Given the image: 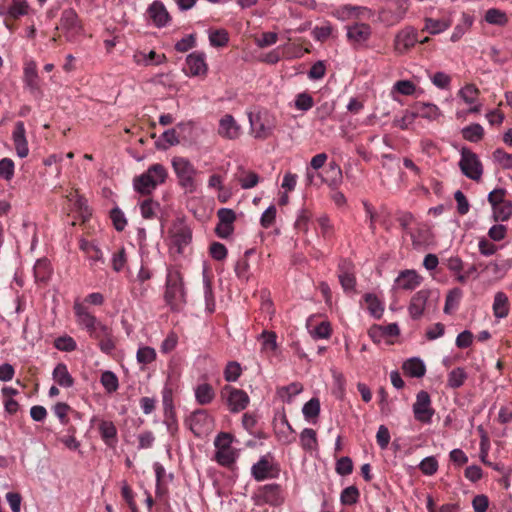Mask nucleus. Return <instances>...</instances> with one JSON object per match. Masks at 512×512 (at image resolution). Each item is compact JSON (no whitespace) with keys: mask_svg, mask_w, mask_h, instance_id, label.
I'll list each match as a JSON object with an SVG mask.
<instances>
[{"mask_svg":"<svg viewBox=\"0 0 512 512\" xmlns=\"http://www.w3.org/2000/svg\"><path fill=\"white\" fill-rule=\"evenodd\" d=\"M493 208V216L496 221H506L512 215V204L509 201H504Z\"/></svg>","mask_w":512,"mask_h":512,"instance_id":"obj_49","label":"nucleus"},{"mask_svg":"<svg viewBox=\"0 0 512 512\" xmlns=\"http://www.w3.org/2000/svg\"><path fill=\"white\" fill-rule=\"evenodd\" d=\"M338 279L345 292L355 291V267L352 261L341 259L338 263Z\"/></svg>","mask_w":512,"mask_h":512,"instance_id":"obj_15","label":"nucleus"},{"mask_svg":"<svg viewBox=\"0 0 512 512\" xmlns=\"http://www.w3.org/2000/svg\"><path fill=\"white\" fill-rule=\"evenodd\" d=\"M54 346L60 351L72 352L76 350L77 343L72 337L66 335L56 338L54 341Z\"/></svg>","mask_w":512,"mask_h":512,"instance_id":"obj_59","label":"nucleus"},{"mask_svg":"<svg viewBox=\"0 0 512 512\" xmlns=\"http://www.w3.org/2000/svg\"><path fill=\"white\" fill-rule=\"evenodd\" d=\"M459 167L469 179L479 181L483 174V166L476 153L468 148H462Z\"/></svg>","mask_w":512,"mask_h":512,"instance_id":"obj_8","label":"nucleus"},{"mask_svg":"<svg viewBox=\"0 0 512 512\" xmlns=\"http://www.w3.org/2000/svg\"><path fill=\"white\" fill-rule=\"evenodd\" d=\"M359 490L356 486H348L342 490L340 501L343 505H353L359 499Z\"/></svg>","mask_w":512,"mask_h":512,"instance_id":"obj_55","label":"nucleus"},{"mask_svg":"<svg viewBox=\"0 0 512 512\" xmlns=\"http://www.w3.org/2000/svg\"><path fill=\"white\" fill-rule=\"evenodd\" d=\"M171 243L178 253H183L184 248L192 240L190 227L182 220L176 221L170 230Z\"/></svg>","mask_w":512,"mask_h":512,"instance_id":"obj_12","label":"nucleus"},{"mask_svg":"<svg viewBox=\"0 0 512 512\" xmlns=\"http://www.w3.org/2000/svg\"><path fill=\"white\" fill-rule=\"evenodd\" d=\"M320 400L316 397L311 398L309 401H307L302 408V413L304 416V419L308 422L314 423L315 419L320 414Z\"/></svg>","mask_w":512,"mask_h":512,"instance_id":"obj_38","label":"nucleus"},{"mask_svg":"<svg viewBox=\"0 0 512 512\" xmlns=\"http://www.w3.org/2000/svg\"><path fill=\"white\" fill-rule=\"evenodd\" d=\"M209 41L213 47H224L229 41V35L224 29L214 30L209 34Z\"/></svg>","mask_w":512,"mask_h":512,"instance_id":"obj_56","label":"nucleus"},{"mask_svg":"<svg viewBox=\"0 0 512 512\" xmlns=\"http://www.w3.org/2000/svg\"><path fill=\"white\" fill-rule=\"evenodd\" d=\"M468 378V374L463 367L452 369L447 375V387L458 389L464 385Z\"/></svg>","mask_w":512,"mask_h":512,"instance_id":"obj_35","label":"nucleus"},{"mask_svg":"<svg viewBox=\"0 0 512 512\" xmlns=\"http://www.w3.org/2000/svg\"><path fill=\"white\" fill-rule=\"evenodd\" d=\"M232 441V435L226 432L219 433L214 440L215 460L223 467H230L237 459V453L232 448Z\"/></svg>","mask_w":512,"mask_h":512,"instance_id":"obj_6","label":"nucleus"},{"mask_svg":"<svg viewBox=\"0 0 512 512\" xmlns=\"http://www.w3.org/2000/svg\"><path fill=\"white\" fill-rule=\"evenodd\" d=\"M372 29L366 23H355L347 26L348 41L354 46L365 44L371 37Z\"/></svg>","mask_w":512,"mask_h":512,"instance_id":"obj_19","label":"nucleus"},{"mask_svg":"<svg viewBox=\"0 0 512 512\" xmlns=\"http://www.w3.org/2000/svg\"><path fill=\"white\" fill-rule=\"evenodd\" d=\"M438 293L430 289H421L417 291L410 300L408 305V312L413 320H419L425 311L437 307Z\"/></svg>","mask_w":512,"mask_h":512,"instance_id":"obj_4","label":"nucleus"},{"mask_svg":"<svg viewBox=\"0 0 512 512\" xmlns=\"http://www.w3.org/2000/svg\"><path fill=\"white\" fill-rule=\"evenodd\" d=\"M147 14L158 28L165 27L170 22V15L161 1L152 2L147 8Z\"/></svg>","mask_w":512,"mask_h":512,"instance_id":"obj_21","label":"nucleus"},{"mask_svg":"<svg viewBox=\"0 0 512 512\" xmlns=\"http://www.w3.org/2000/svg\"><path fill=\"white\" fill-rule=\"evenodd\" d=\"M463 296V292L460 288L451 289L446 295L445 305H444V313L451 314L454 310H456L460 304L461 298Z\"/></svg>","mask_w":512,"mask_h":512,"instance_id":"obj_39","label":"nucleus"},{"mask_svg":"<svg viewBox=\"0 0 512 512\" xmlns=\"http://www.w3.org/2000/svg\"><path fill=\"white\" fill-rule=\"evenodd\" d=\"M480 90L475 84H465L457 92L460 98L466 105H469L468 113L478 114L482 110V103L479 101Z\"/></svg>","mask_w":512,"mask_h":512,"instance_id":"obj_13","label":"nucleus"},{"mask_svg":"<svg viewBox=\"0 0 512 512\" xmlns=\"http://www.w3.org/2000/svg\"><path fill=\"white\" fill-rule=\"evenodd\" d=\"M150 285L147 282L132 280L130 292L134 299L142 300L146 298Z\"/></svg>","mask_w":512,"mask_h":512,"instance_id":"obj_57","label":"nucleus"},{"mask_svg":"<svg viewBox=\"0 0 512 512\" xmlns=\"http://www.w3.org/2000/svg\"><path fill=\"white\" fill-rule=\"evenodd\" d=\"M438 467V461L434 456L424 458L419 464L420 471L427 476L434 475L437 472Z\"/></svg>","mask_w":512,"mask_h":512,"instance_id":"obj_60","label":"nucleus"},{"mask_svg":"<svg viewBox=\"0 0 512 512\" xmlns=\"http://www.w3.org/2000/svg\"><path fill=\"white\" fill-rule=\"evenodd\" d=\"M29 12V5L26 0H13L8 8V14L12 18H19L27 15Z\"/></svg>","mask_w":512,"mask_h":512,"instance_id":"obj_50","label":"nucleus"},{"mask_svg":"<svg viewBox=\"0 0 512 512\" xmlns=\"http://www.w3.org/2000/svg\"><path fill=\"white\" fill-rule=\"evenodd\" d=\"M195 400L200 405L210 404L215 398V391L208 383H202L194 389Z\"/></svg>","mask_w":512,"mask_h":512,"instance_id":"obj_32","label":"nucleus"},{"mask_svg":"<svg viewBox=\"0 0 512 512\" xmlns=\"http://www.w3.org/2000/svg\"><path fill=\"white\" fill-rule=\"evenodd\" d=\"M153 468L156 476V495L160 496L165 493V489L162 485L166 482V471L159 462H155Z\"/></svg>","mask_w":512,"mask_h":512,"instance_id":"obj_54","label":"nucleus"},{"mask_svg":"<svg viewBox=\"0 0 512 512\" xmlns=\"http://www.w3.org/2000/svg\"><path fill=\"white\" fill-rule=\"evenodd\" d=\"M12 139L15 145L17 155L25 158L29 153L28 142L26 139V130L22 121H17L12 133Z\"/></svg>","mask_w":512,"mask_h":512,"instance_id":"obj_22","label":"nucleus"},{"mask_svg":"<svg viewBox=\"0 0 512 512\" xmlns=\"http://www.w3.org/2000/svg\"><path fill=\"white\" fill-rule=\"evenodd\" d=\"M83 329H85L89 333L90 337L94 339H100L102 336L110 335V328L98 319L95 320V323H90Z\"/></svg>","mask_w":512,"mask_h":512,"instance_id":"obj_47","label":"nucleus"},{"mask_svg":"<svg viewBox=\"0 0 512 512\" xmlns=\"http://www.w3.org/2000/svg\"><path fill=\"white\" fill-rule=\"evenodd\" d=\"M172 168L176 174L179 186L186 193H194L197 190V175L199 171L186 157L176 156L171 160Z\"/></svg>","mask_w":512,"mask_h":512,"instance_id":"obj_2","label":"nucleus"},{"mask_svg":"<svg viewBox=\"0 0 512 512\" xmlns=\"http://www.w3.org/2000/svg\"><path fill=\"white\" fill-rule=\"evenodd\" d=\"M430 80L434 86L442 90L449 89L452 81L451 77L442 71L434 73L430 76Z\"/></svg>","mask_w":512,"mask_h":512,"instance_id":"obj_61","label":"nucleus"},{"mask_svg":"<svg viewBox=\"0 0 512 512\" xmlns=\"http://www.w3.org/2000/svg\"><path fill=\"white\" fill-rule=\"evenodd\" d=\"M73 310L76 317V321L81 328H84L90 323H95V320L97 319L88 311V308L80 302L74 303Z\"/></svg>","mask_w":512,"mask_h":512,"instance_id":"obj_34","label":"nucleus"},{"mask_svg":"<svg viewBox=\"0 0 512 512\" xmlns=\"http://www.w3.org/2000/svg\"><path fill=\"white\" fill-rule=\"evenodd\" d=\"M300 442L304 450L311 451L317 446V436L315 430L305 428L300 433Z\"/></svg>","mask_w":512,"mask_h":512,"instance_id":"obj_48","label":"nucleus"},{"mask_svg":"<svg viewBox=\"0 0 512 512\" xmlns=\"http://www.w3.org/2000/svg\"><path fill=\"white\" fill-rule=\"evenodd\" d=\"M400 333V329L396 323L388 325H374L369 329V336L375 343H380L383 339L396 337Z\"/></svg>","mask_w":512,"mask_h":512,"instance_id":"obj_23","label":"nucleus"},{"mask_svg":"<svg viewBox=\"0 0 512 512\" xmlns=\"http://www.w3.org/2000/svg\"><path fill=\"white\" fill-rule=\"evenodd\" d=\"M493 314L495 318L497 319H503L506 318L509 314L510 305H509V299L507 295L499 291L494 295V301H493Z\"/></svg>","mask_w":512,"mask_h":512,"instance_id":"obj_27","label":"nucleus"},{"mask_svg":"<svg viewBox=\"0 0 512 512\" xmlns=\"http://www.w3.org/2000/svg\"><path fill=\"white\" fill-rule=\"evenodd\" d=\"M187 76L206 75L208 67L206 55L203 52H193L186 57V67L183 69Z\"/></svg>","mask_w":512,"mask_h":512,"instance_id":"obj_16","label":"nucleus"},{"mask_svg":"<svg viewBox=\"0 0 512 512\" xmlns=\"http://www.w3.org/2000/svg\"><path fill=\"white\" fill-rule=\"evenodd\" d=\"M110 218L112 220L114 228L121 232L127 225V219L123 211L119 207H114L110 211Z\"/></svg>","mask_w":512,"mask_h":512,"instance_id":"obj_58","label":"nucleus"},{"mask_svg":"<svg viewBox=\"0 0 512 512\" xmlns=\"http://www.w3.org/2000/svg\"><path fill=\"white\" fill-rule=\"evenodd\" d=\"M249 122L252 133L256 139H267L273 131V126L270 124L266 116L261 114L253 115L249 114Z\"/></svg>","mask_w":512,"mask_h":512,"instance_id":"obj_20","label":"nucleus"},{"mask_svg":"<svg viewBox=\"0 0 512 512\" xmlns=\"http://www.w3.org/2000/svg\"><path fill=\"white\" fill-rule=\"evenodd\" d=\"M220 397L233 414L245 410L250 403V398L244 390L228 384L221 389Z\"/></svg>","mask_w":512,"mask_h":512,"instance_id":"obj_7","label":"nucleus"},{"mask_svg":"<svg viewBox=\"0 0 512 512\" xmlns=\"http://www.w3.org/2000/svg\"><path fill=\"white\" fill-rule=\"evenodd\" d=\"M36 282L46 283L51 278L53 269L47 258L38 259L33 268Z\"/></svg>","mask_w":512,"mask_h":512,"instance_id":"obj_29","label":"nucleus"},{"mask_svg":"<svg viewBox=\"0 0 512 512\" xmlns=\"http://www.w3.org/2000/svg\"><path fill=\"white\" fill-rule=\"evenodd\" d=\"M136 359L140 364H150L156 359V351L150 346H141L137 350Z\"/></svg>","mask_w":512,"mask_h":512,"instance_id":"obj_52","label":"nucleus"},{"mask_svg":"<svg viewBox=\"0 0 512 512\" xmlns=\"http://www.w3.org/2000/svg\"><path fill=\"white\" fill-rule=\"evenodd\" d=\"M416 119L414 109L406 110L401 117H395L393 119V126L400 128L401 130H408Z\"/></svg>","mask_w":512,"mask_h":512,"instance_id":"obj_51","label":"nucleus"},{"mask_svg":"<svg viewBox=\"0 0 512 512\" xmlns=\"http://www.w3.org/2000/svg\"><path fill=\"white\" fill-rule=\"evenodd\" d=\"M99 433L107 446H115L117 443V429L112 421H101L99 424Z\"/></svg>","mask_w":512,"mask_h":512,"instance_id":"obj_30","label":"nucleus"},{"mask_svg":"<svg viewBox=\"0 0 512 512\" xmlns=\"http://www.w3.org/2000/svg\"><path fill=\"white\" fill-rule=\"evenodd\" d=\"M414 418L423 424H430L435 410L431 406V398L428 392L421 390L416 395V401L413 404Z\"/></svg>","mask_w":512,"mask_h":512,"instance_id":"obj_11","label":"nucleus"},{"mask_svg":"<svg viewBox=\"0 0 512 512\" xmlns=\"http://www.w3.org/2000/svg\"><path fill=\"white\" fill-rule=\"evenodd\" d=\"M24 82L30 89H37L39 85V77L37 72V65L34 61H29L25 64L24 70Z\"/></svg>","mask_w":512,"mask_h":512,"instance_id":"obj_36","label":"nucleus"},{"mask_svg":"<svg viewBox=\"0 0 512 512\" xmlns=\"http://www.w3.org/2000/svg\"><path fill=\"white\" fill-rule=\"evenodd\" d=\"M493 159L500 164L503 169H512V154L506 153L502 148H497L493 152Z\"/></svg>","mask_w":512,"mask_h":512,"instance_id":"obj_64","label":"nucleus"},{"mask_svg":"<svg viewBox=\"0 0 512 512\" xmlns=\"http://www.w3.org/2000/svg\"><path fill=\"white\" fill-rule=\"evenodd\" d=\"M416 118L421 117L428 120H435L440 115V109L437 105L432 103H426V102H417L413 106Z\"/></svg>","mask_w":512,"mask_h":512,"instance_id":"obj_28","label":"nucleus"},{"mask_svg":"<svg viewBox=\"0 0 512 512\" xmlns=\"http://www.w3.org/2000/svg\"><path fill=\"white\" fill-rule=\"evenodd\" d=\"M167 178L166 168L159 163L151 165L146 172L133 179V188L141 195L151 194Z\"/></svg>","mask_w":512,"mask_h":512,"instance_id":"obj_3","label":"nucleus"},{"mask_svg":"<svg viewBox=\"0 0 512 512\" xmlns=\"http://www.w3.org/2000/svg\"><path fill=\"white\" fill-rule=\"evenodd\" d=\"M417 42V31L412 27H406L397 33L394 40V47L397 53L404 54Z\"/></svg>","mask_w":512,"mask_h":512,"instance_id":"obj_18","label":"nucleus"},{"mask_svg":"<svg viewBox=\"0 0 512 512\" xmlns=\"http://www.w3.org/2000/svg\"><path fill=\"white\" fill-rule=\"evenodd\" d=\"M335 470L341 476L350 475L353 472V462L348 456H343L336 461Z\"/></svg>","mask_w":512,"mask_h":512,"instance_id":"obj_63","label":"nucleus"},{"mask_svg":"<svg viewBox=\"0 0 512 512\" xmlns=\"http://www.w3.org/2000/svg\"><path fill=\"white\" fill-rule=\"evenodd\" d=\"M302 390L303 386L300 383L293 382L287 386L278 388L277 394L283 401L290 403L293 397L301 393Z\"/></svg>","mask_w":512,"mask_h":512,"instance_id":"obj_43","label":"nucleus"},{"mask_svg":"<svg viewBox=\"0 0 512 512\" xmlns=\"http://www.w3.org/2000/svg\"><path fill=\"white\" fill-rule=\"evenodd\" d=\"M185 423L195 436L200 437L212 429L214 420L206 410L197 409L189 415Z\"/></svg>","mask_w":512,"mask_h":512,"instance_id":"obj_10","label":"nucleus"},{"mask_svg":"<svg viewBox=\"0 0 512 512\" xmlns=\"http://www.w3.org/2000/svg\"><path fill=\"white\" fill-rule=\"evenodd\" d=\"M462 137L473 143H477L480 140H482L484 136V129L483 127L478 123H472L466 127H464L461 131Z\"/></svg>","mask_w":512,"mask_h":512,"instance_id":"obj_40","label":"nucleus"},{"mask_svg":"<svg viewBox=\"0 0 512 512\" xmlns=\"http://www.w3.org/2000/svg\"><path fill=\"white\" fill-rule=\"evenodd\" d=\"M242 374L241 365L236 361H230L227 363L224 369V379L227 382H235L239 379Z\"/></svg>","mask_w":512,"mask_h":512,"instance_id":"obj_53","label":"nucleus"},{"mask_svg":"<svg viewBox=\"0 0 512 512\" xmlns=\"http://www.w3.org/2000/svg\"><path fill=\"white\" fill-rule=\"evenodd\" d=\"M422 277L415 270H404L396 278L398 287L402 290H414L421 282Z\"/></svg>","mask_w":512,"mask_h":512,"instance_id":"obj_25","label":"nucleus"},{"mask_svg":"<svg viewBox=\"0 0 512 512\" xmlns=\"http://www.w3.org/2000/svg\"><path fill=\"white\" fill-rule=\"evenodd\" d=\"M280 465L275 461L271 453H267L259 458L251 467V476L257 482L267 479H277L280 475Z\"/></svg>","mask_w":512,"mask_h":512,"instance_id":"obj_5","label":"nucleus"},{"mask_svg":"<svg viewBox=\"0 0 512 512\" xmlns=\"http://www.w3.org/2000/svg\"><path fill=\"white\" fill-rule=\"evenodd\" d=\"M164 301L173 312H180L187 303L183 276L176 267L167 268Z\"/></svg>","mask_w":512,"mask_h":512,"instance_id":"obj_1","label":"nucleus"},{"mask_svg":"<svg viewBox=\"0 0 512 512\" xmlns=\"http://www.w3.org/2000/svg\"><path fill=\"white\" fill-rule=\"evenodd\" d=\"M164 420L163 423L166 426L167 432L170 434L171 437H175L179 430V424L175 412L170 413H164Z\"/></svg>","mask_w":512,"mask_h":512,"instance_id":"obj_62","label":"nucleus"},{"mask_svg":"<svg viewBox=\"0 0 512 512\" xmlns=\"http://www.w3.org/2000/svg\"><path fill=\"white\" fill-rule=\"evenodd\" d=\"M363 298L370 315L376 319L381 318L384 312V307L378 297L375 294L366 293Z\"/></svg>","mask_w":512,"mask_h":512,"instance_id":"obj_37","label":"nucleus"},{"mask_svg":"<svg viewBox=\"0 0 512 512\" xmlns=\"http://www.w3.org/2000/svg\"><path fill=\"white\" fill-rule=\"evenodd\" d=\"M100 383L107 393H114L119 388L118 377L110 370L102 372L100 376Z\"/></svg>","mask_w":512,"mask_h":512,"instance_id":"obj_41","label":"nucleus"},{"mask_svg":"<svg viewBox=\"0 0 512 512\" xmlns=\"http://www.w3.org/2000/svg\"><path fill=\"white\" fill-rule=\"evenodd\" d=\"M60 29L68 41H74L83 32L82 22L73 8H66L60 16Z\"/></svg>","mask_w":512,"mask_h":512,"instance_id":"obj_9","label":"nucleus"},{"mask_svg":"<svg viewBox=\"0 0 512 512\" xmlns=\"http://www.w3.org/2000/svg\"><path fill=\"white\" fill-rule=\"evenodd\" d=\"M236 179L243 189H251L259 183L258 174L253 171H245L243 169L241 170L240 175H236Z\"/></svg>","mask_w":512,"mask_h":512,"instance_id":"obj_46","label":"nucleus"},{"mask_svg":"<svg viewBox=\"0 0 512 512\" xmlns=\"http://www.w3.org/2000/svg\"><path fill=\"white\" fill-rule=\"evenodd\" d=\"M449 26L450 22L446 19L426 18L424 29L430 34L435 35L445 31Z\"/></svg>","mask_w":512,"mask_h":512,"instance_id":"obj_45","label":"nucleus"},{"mask_svg":"<svg viewBox=\"0 0 512 512\" xmlns=\"http://www.w3.org/2000/svg\"><path fill=\"white\" fill-rule=\"evenodd\" d=\"M52 379L63 388H71L74 385V378L68 371L67 365L62 362L53 369Z\"/></svg>","mask_w":512,"mask_h":512,"instance_id":"obj_26","label":"nucleus"},{"mask_svg":"<svg viewBox=\"0 0 512 512\" xmlns=\"http://www.w3.org/2000/svg\"><path fill=\"white\" fill-rule=\"evenodd\" d=\"M322 181L327 184L331 190L338 189L343 182V175L340 166L335 162L331 161L328 167L324 171Z\"/></svg>","mask_w":512,"mask_h":512,"instance_id":"obj_24","label":"nucleus"},{"mask_svg":"<svg viewBox=\"0 0 512 512\" xmlns=\"http://www.w3.org/2000/svg\"><path fill=\"white\" fill-rule=\"evenodd\" d=\"M485 21L491 25L505 26L508 23L506 13L497 8H490L484 16Z\"/></svg>","mask_w":512,"mask_h":512,"instance_id":"obj_42","label":"nucleus"},{"mask_svg":"<svg viewBox=\"0 0 512 512\" xmlns=\"http://www.w3.org/2000/svg\"><path fill=\"white\" fill-rule=\"evenodd\" d=\"M218 135L226 140H236L241 135V126L231 114H225L219 120Z\"/></svg>","mask_w":512,"mask_h":512,"instance_id":"obj_17","label":"nucleus"},{"mask_svg":"<svg viewBox=\"0 0 512 512\" xmlns=\"http://www.w3.org/2000/svg\"><path fill=\"white\" fill-rule=\"evenodd\" d=\"M203 293L205 300V310L207 313L212 314L215 311L216 302L211 279L205 272L203 273Z\"/></svg>","mask_w":512,"mask_h":512,"instance_id":"obj_33","label":"nucleus"},{"mask_svg":"<svg viewBox=\"0 0 512 512\" xmlns=\"http://www.w3.org/2000/svg\"><path fill=\"white\" fill-rule=\"evenodd\" d=\"M402 369L404 372L414 378H421L426 373L424 362L417 357L410 358L403 363Z\"/></svg>","mask_w":512,"mask_h":512,"instance_id":"obj_31","label":"nucleus"},{"mask_svg":"<svg viewBox=\"0 0 512 512\" xmlns=\"http://www.w3.org/2000/svg\"><path fill=\"white\" fill-rule=\"evenodd\" d=\"M160 209V204L153 199H145L140 203L141 216L144 219H154Z\"/></svg>","mask_w":512,"mask_h":512,"instance_id":"obj_44","label":"nucleus"},{"mask_svg":"<svg viewBox=\"0 0 512 512\" xmlns=\"http://www.w3.org/2000/svg\"><path fill=\"white\" fill-rule=\"evenodd\" d=\"M258 499L270 506H280L284 503L285 497L281 486L277 483L263 485L258 489Z\"/></svg>","mask_w":512,"mask_h":512,"instance_id":"obj_14","label":"nucleus"}]
</instances>
